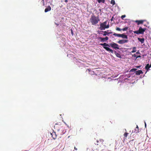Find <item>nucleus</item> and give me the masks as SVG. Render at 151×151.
Here are the masks:
<instances>
[{"instance_id":"nucleus-20","label":"nucleus","mask_w":151,"mask_h":151,"mask_svg":"<svg viewBox=\"0 0 151 151\" xmlns=\"http://www.w3.org/2000/svg\"><path fill=\"white\" fill-rule=\"evenodd\" d=\"M136 47H134L133 48V50L131 51V52L132 53H133L135 52L136 51Z\"/></svg>"},{"instance_id":"nucleus-39","label":"nucleus","mask_w":151,"mask_h":151,"mask_svg":"<svg viewBox=\"0 0 151 151\" xmlns=\"http://www.w3.org/2000/svg\"><path fill=\"white\" fill-rule=\"evenodd\" d=\"M112 19H111V21H112Z\"/></svg>"},{"instance_id":"nucleus-37","label":"nucleus","mask_w":151,"mask_h":151,"mask_svg":"<svg viewBox=\"0 0 151 151\" xmlns=\"http://www.w3.org/2000/svg\"><path fill=\"white\" fill-rule=\"evenodd\" d=\"M140 67V66H137L136 67L137 68H139Z\"/></svg>"},{"instance_id":"nucleus-1","label":"nucleus","mask_w":151,"mask_h":151,"mask_svg":"<svg viewBox=\"0 0 151 151\" xmlns=\"http://www.w3.org/2000/svg\"><path fill=\"white\" fill-rule=\"evenodd\" d=\"M54 127L55 130L58 132V134L60 135L63 134L65 132L64 127L61 124H56L54 126Z\"/></svg>"},{"instance_id":"nucleus-38","label":"nucleus","mask_w":151,"mask_h":151,"mask_svg":"<svg viewBox=\"0 0 151 151\" xmlns=\"http://www.w3.org/2000/svg\"><path fill=\"white\" fill-rule=\"evenodd\" d=\"M145 127H146V123H145Z\"/></svg>"},{"instance_id":"nucleus-30","label":"nucleus","mask_w":151,"mask_h":151,"mask_svg":"<svg viewBox=\"0 0 151 151\" xmlns=\"http://www.w3.org/2000/svg\"><path fill=\"white\" fill-rule=\"evenodd\" d=\"M133 56L134 57H135L136 58V59H137V55L136 54H134Z\"/></svg>"},{"instance_id":"nucleus-18","label":"nucleus","mask_w":151,"mask_h":151,"mask_svg":"<svg viewBox=\"0 0 151 151\" xmlns=\"http://www.w3.org/2000/svg\"><path fill=\"white\" fill-rule=\"evenodd\" d=\"M151 67L150 65H149V64H147L145 66V68L146 70H149V68Z\"/></svg>"},{"instance_id":"nucleus-24","label":"nucleus","mask_w":151,"mask_h":151,"mask_svg":"<svg viewBox=\"0 0 151 151\" xmlns=\"http://www.w3.org/2000/svg\"><path fill=\"white\" fill-rule=\"evenodd\" d=\"M128 27H124V28H123L122 29V30H123V31H127L128 29Z\"/></svg>"},{"instance_id":"nucleus-6","label":"nucleus","mask_w":151,"mask_h":151,"mask_svg":"<svg viewBox=\"0 0 151 151\" xmlns=\"http://www.w3.org/2000/svg\"><path fill=\"white\" fill-rule=\"evenodd\" d=\"M110 47L116 50L119 49V45L114 42L110 43Z\"/></svg>"},{"instance_id":"nucleus-31","label":"nucleus","mask_w":151,"mask_h":151,"mask_svg":"<svg viewBox=\"0 0 151 151\" xmlns=\"http://www.w3.org/2000/svg\"><path fill=\"white\" fill-rule=\"evenodd\" d=\"M100 32L101 33H99V34H102V35H103V34L104 33V32H103V31H101V32Z\"/></svg>"},{"instance_id":"nucleus-23","label":"nucleus","mask_w":151,"mask_h":151,"mask_svg":"<svg viewBox=\"0 0 151 151\" xmlns=\"http://www.w3.org/2000/svg\"><path fill=\"white\" fill-rule=\"evenodd\" d=\"M111 4H112L113 5H114L115 4L114 0H111Z\"/></svg>"},{"instance_id":"nucleus-26","label":"nucleus","mask_w":151,"mask_h":151,"mask_svg":"<svg viewBox=\"0 0 151 151\" xmlns=\"http://www.w3.org/2000/svg\"><path fill=\"white\" fill-rule=\"evenodd\" d=\"M128 133H127V132H125L124 134V137H127V135H128Z\"/></svg>"},{"instance_id":"nucleus-19","label":"nucleus","mask_w":151,"mask_h":151,"mask_svg":"<svg viewBox=\"0 0 151 151\" xmlns=\"http://www.w3.org/2000/svg\"><path fill=\"white\" fill-rule=\"evenodd\" d=\"M113 35H114L115 36H117V37H121V34H116V33H114Z\"/></svg>"},{"instance_id":"nucleus-22","label":"nucleus","mask_w":151,"mask_h":151,"mask_svg":"<svg viewBox=\"0 0 151 151\" xmlns=\"http://www.w3.org/2000/svg\"><path fill=\"white\" fill-rule=\"evenodd\" d=\"M98 1L99 3H100L101 2H102L103 3H104L105 2L104 0H98Z\"/></svg>"},{"instance_id":"nucleus-13","label":"nucleus","mask_w":151,"mask_h":151,"mask_svg":"<svg viewBox=\"0 0 151 151\" xmlns=\"http://www.w3.org/2000/svg\"><path fill=\"white\" fill-rule=\"evenodd\" d=\"M51 9V7L50 6H49L47 7V8H46L45 9V12H47L49 11H50Z\"/></svg>"},{"instance_id":"nucleus-36","label":"nucleus","mask_w":151,"mask_h":151,"mask_svg":"<svg viewBox=\"0 0 151 151\" xmlns=\"http://www.w3.org/2000/svg\"><path fill=\"white\" fill-rule=\"evenodd\" d=\"M65 1L66 2H67L68 1V0H65Z\"/></svg>"},{"instance_id":"nucleus-40","label":"nucleus","mask_w":151,"mask_h":151,"mask_svg":"<svg viewBox=\"0 0 151 151\" xmlns=\"http://www.w3.org/2000/svg\"><path fill=\"white\" fill-rule=\"evenodd\" d=\"M150 65L151 66V64H150Z\"/></svg>"},{"instance_id":"nucleus-3","label":"nucleus","mask_w":151,"mask_h":151,"mask_svg":"<svg viewBox=\"0 0 151 151\" xmlns=\"http://www.w3.org/2000/svg\"><path fill=\"white\" fill-rule=\"evenodd\" d=\"M107 21H105L103 23H101L100 24V27L99 29L101 30H104L108 28L109 27V25L108 23L107 24Z\"/></svg>"},{"instance_id":"nucleus-28","label":"nucleus","mask_w":151,"mask_h":151,"mask_svg":"<svg viewBox=\"0 0 151 151\" xmlns=\"http://www.w3.org/2000/svg\"><path fill=\"white\" fill-rule=\"evenodd\" d=\"M126 17V15H122L121 17V18L122 19H123L124 18H125V17Z\"/></svg>"},{"instance_id":"nucleus-12","label":"nucleus","mask_w":151,"mask_h":151,"mask_svg":"<svg viewBox=\"0 0 151 151\" xmlns=\"http://www.w3.org/2000/svg\"><path fill=\"white\" fill-rule=\"evenodd\" d=\"M114 52L116 55L117 57L120 58H121V55L119 53L116 52L115 50H114Z\"/></svg>"},{"instance_id":"nucleus-17","label":"nucleus","mask_w":151,"mask_h":151,"mask_svg":"<svg viewBox=\"0 0 151 151\" xmlns=\"http://www.w3.org/2000/svg\"><path fill=\"white\" fill-rule=\"evenodd\" d=\"M121 37L123 38L127 39L128 38L127 35H124V34H122Z\"/></svg>"},{"instance_id":"nucleus-5","label":"nucleus","mask_w":151,"mask_h":151,"mask_svg":"<svg viewBox=\"0 0 151 151\" xmlns=\"http://www.w3.org/2000/svg\"><path fill=\"white\" fill-rule=\"evenodd\" d=\"M146 29V28H142L141 27H140L138 30L134 31V33L138 35L139 34H143Z\"/></svg>"},{"instance_id":"nucleus-16","label":"nucleus","mask_w":151,"mask_h":151,"mask_svg":"<svg viewBox=\"0 0 151 151\" xmlns=\"http://www.w3.org/2000/svg\"><path fill=\"white\" fill-rule=\"evenodd\" d=\"M138 40L139 41L141 42L142 44L145 41V39L144 38H138Z\"/></svg>"},{"instance_id":"nucleus-27","label":"nucleus","mask_w":151,"mask_h":151,"mask_svg":"<svg viewBox=\"0 0 151 151\" xmlns=\"http://www.w3.org/2000/svg\"><path fill=\"white\" fill-rule=\"evenodd\" d=\"M116 30L117 31H120L122 30V29H120V28L119 27H117L116 29Z\"/></svg>"},{"instance_id":"nucleus-4","label":"nucleus","mask_w":151,"mask_h":151,"mask_svg":"<svg viewBox=\"0 0 151 151\" xmlns=\"http://www.w3.org/2000/svg\"><path fill=\"white\" fill-rule=\"evenodd\" d=\"M99 45L101 46H103V48L106 50L107 51H109L112 53H113L114 52V51L111 49L109 47H106V46H108L110 47V43L109 44H107L106 43H100Z\"/></svg>"},{"instance_id":"nucleus-14","label":"nucleus","mask_w":151,"mask_h":151,"mask_svg":"<svg viewBox=\"0 0 151 151\" xmlns=\"http://www.w3.org/2000/svg\"><path fill=\"white\" fill-rule=\"evenodd\" d=\"M139 132L138 126L137 125L136 128L134 129V132L137 133Z\"/></svg>"},{"instance_id":"nucleus-34","label":"nucleus","mask_w":151,"mask_h":151,"mask_svg":"<svg viewBox=\"0 0 151 151\" xmlns=\"http://www.w3.org/2000/svg\"><path fill=\"white\" fill-rule=\"evenodd\" d=\"M141 56L140 55H139L137 56V58H140Z\"/></svg>"},{"instance_id":"nucleus-35","label":"nucleus","mask_w":151,"mask_h":151,"mask_svg":"<svg viewBox=\"0 0 151 151\" xmlns=\"http://www.w3.org/2000/svg\"><path fill=\"white\" fill-rule=\"evenodd\" d=\"M74 149L76 150H77V149L75 147H74Z\"/></svg>"},{"instance_id":"nucleus-33","label":"nucleus","mask_w":151,"mask_h":151,"mask_svg":"<svg viewBox=\"0 0 151 151\" xmlns=\"http://www.w3.org/2000/svg\"><path fill=\"white\" fill-rule=\"evenodd\" d=\"M71 34L73 35V32L72 29L71 30Z\"/></svg>"},{"instance_id":"nucleus-29","label":"nucleus","mask_w":151,"mask_h":151,"mask_svg":"<svg viewBox=\"0 0 151 151\" xmlns=\"http://www.w3.org/2000/svg\"><path fill=\"white\" fill-rule=\"evenodd\" d=\"M105 41L109 39V38L107 37H106L104 38Z\"/></svg>"},{"instance_id":"nucleus-2","label":"nucleus","mask_w":151,"mask_h":151,"mask_svg":"<svg viewBox=\"0 0 151 151\" xmlns=\"http://www.w3.org/2000/svg\"><path fill=\"white\" fill-rule=\"evenodd\" d=\"M100 21L99 17H96L94 15H92L90 19V21L92 25H95L97 24Z\"/></svg>"},{"instance_id":"nucleus-25","label":"nucleus","mask_w":151,"mask_h":151,"mask_svg":"<svg viewBox=\"0 0 151 151\" xmlns=\"http://www.w3.org/2000/svg\"><path fill=\"white\" fill-rule=\"evenodd\" d=\"M137 70L136 68H132L130 71V72H134L136 71Z\"/></svg>"},{"instance_id":"nucleus-11","label":"nucleus","mask_w":151,"mask_h":151,"mask_svg":"<svg viewBox=\"0 0 151 151\" xmlns=\"http://www.w3.org/2000/svg\"><path fill=\"white\" fill-rule=\"evenodd\" d=\"M51 134L52 135V137L53 138L55 139H56L57 137V134H56L55 132H54L52 133Z\"/></svg>"},{"instance_id":"nucleus-10","label":"nucleus","mask_w":151,"mask_h":151,"mask_svg":"<svg viewBox=\"0 0 151 151\" xmlns=\"http://www.w3.org/2000/svg\"><path fill=\"white\" fill-rule=\"evenodd\" d=\"M136 74L137 75H139L141 74H143V72L141 70H138L135 72Z\"/></svg>"},{"instance_id":"nucleus-32","label":"nucleus","mask_w":151,"mask_h":151,"mask_svg":"<svg viewBox=\"0 0 151 151\" xmlns=\"http://www.w3.org/2000/svg\"><path fill=\"white\" fill-rule=\"evenodd\" d=\"M135 54H136V55L137 54H139V55H140V53L139 52V51H138L137 52H136V53Z\"/></svg>"},{"instance_id":"nucleus-9","label":"nucleus","mask_w":151,"mask_h":151,"mask_svg":"<svg viewBox=\"0 0 151 151\" xmlns=\"http://www.w3.org/2000/svg\"><path fill=\"white\" fill-rule=\"evenodd\" d=\"M103 140L102 139H100L99 140H97V143H96V145H98L101 144H102L103 142Z\"/></svg>"},{"instance_id":"nucleus-7","label":"nucleus","mask_w":151,"mask_h":151,"mask_svg":"<svg viewBox=\"0 0 151 151\" xmlns=\"http://www.w3.org/2000/svg\"><path fill=\"white\" fill-rule=\"evenodd\" d=\"M128 42V40H119L117 42L119 44H122L127 43Z\"/></svg>"},{"instance_id":"nucleus-15","label":"nucleus","mask_w":151,"mask_h":151,"mask_svg":"<svg viewBox=\"0 0 151 151\" xmlns=\"http://www.w3.org/2000/svg\"><path fill=\"white\" fill-rule=\"evenodd\" d=\"M112 33V32H107L105 31L104 32V33L103 34V35L104 36H106V35L109 36V34H111Z\"/></svg>"},{"instance_id":"nucleus-21","label":"nucleus","mask_w":151,"mask_h":151,"mask_svg":"<svg viewBox=\"0 0 151 151\" xmlns=\"http://www.w3.org/2000/svg\"><path fill=\"white\" fill-rule=\"evenodd\" d=\"M99 39H100L101 40V41L102 42H104L105 41L104 38H103L101 37H100L99 38Z\"/></svg>"},{"instance_id":"nucleus-8","label":"nucleus","mask_w":151,"mask_h":151,"mask_svg":"<svg viewBox=\"0 0 151 151\" xmlns=\"http://www.w3.org/2000/svg\"><path fill=\"white\" fill-rule=\"evenodd\" d=\"M145 21L144 20H136L135 21V22L137 23L138 25H139L140 24H142Z\"/></svg>"}]
</instances>
